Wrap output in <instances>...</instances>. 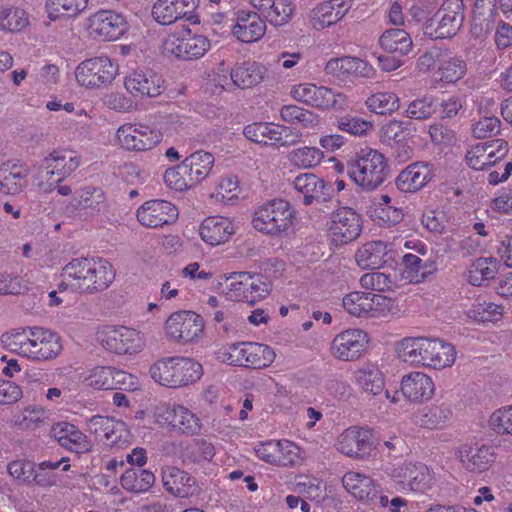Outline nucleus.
<instances>
[{
    "mask_svg": "<svg viewBox=\"0 0 512 512\" xmlns=\"http://www.w3.org/2000/svg\"><path fill=\"white\" fill-rule=\"evenodd\" d=\"M63 271L73 280L71 285L85 294L106 290L116 275L112 264L102 257L74 258L64 266Z\"/></svg>",
    "mask_w": 512,
    "mask_h": 512,
    "instance_id": "nucleus-1",
    "label": "nucleus"
},
{
    "mask_svg": "<svg viewBox=\"0 0 512 512\" xmlns=\"http://www.w3.org/2000/svg\"><path fill=\"white\" fill-rule=\"evenodd\" d=\"M346 173L363 191H373L384 183L389 167L382 153L366 148L347 161Z\"/></svg>",
    "mask_w": 512,
    "mask_h": 512,
    "instance_id": "nucleus-2",
    "label": "nucleus"
},
{
    "mask_svg": "<svg viewBox=\"0 0 512 512\" xmlns=\"http://www.w3.org/2000/svg\"><path fill=\"white\" fill-rule=\"evenodd\" d=\"M445 343L436 338L407 337L397 347L399 358L414 366L442 369L447 366Z\"/></svg>",
    "mask_w": 512,
    "mask_h": 512,
    "instance_id": "nucleus-3",
    "label": "nucleus"
},
{
    "mask_svg": "<svg viewBox=\"0 0 512 512\" xmlns=\"http://www.w3.org/2000/svg\"><path fill=\"white\" fill-rule=\"evenodd\" d=\"M151 377L159 384L179 388L198 381L202 366L197 361L185 357H169L154 363L149 370Z\"/></svg>",
    "mask_w": 512,
    "mask_h": 512,
    "instance_id": "nucleus-4",
    "label": "nucleus"
},
{
    "mask_svg": "<svg viewBox=\"0 0 512 512\" xmlns=\"http://www.w3.org/2000/svg\"><path fill=\"white\" fill-rule=\"evenodd\" d=\"M294 211L289 202L274 199L259 207L252 224L258 231L276 235L286 231L293 223Z\"/></svg>",
    "mask_w": 512,
    "mask_h": 512,
    "instance_id": "nucleus-5",
    "label": "nucleus"
},
{
    "mask_svg": "<svg viewBox=\"0 0 512 512\" xmlns=\"http://www.w3.org/2000/svg\"><path fill=\"white\" fill-rule=\"evenodd\" d=\"M226 295L229 299L254 305L269 293V284L257 274L235 272L226 278Z\"/></svg>",
    "mask_w": 512,
    "mask_h": 512,
    "instance_id": "nucleus-6",
    "label": "nucleus"
},
{
    "mask_svg": "<svg viewBox=\"0 0 512 512\" xmlns=\"http://www.w3.org/2000/svg\"><path fill=\"white\" fill-rule=\"evenodd\" d=\"M118 73V65L108 56L101 55L82 61L75 70L77 82L87 88H100L110 84Z\"/></svg>",
    "mask_w": 512,
    "mask_h": 512,
    "instance_id": "nucleus-7",
    "label": "nucleus"
},
{
    "mask_svg": "<svg viewBox=\"0 0 512 512\" xmlns=\"http://www.w3.org/2000/svg\"><path fill=\"white\" fill-rule=\"evenodd\" d=\"M291 95L296 101L320 110L344 109L348 105L345 94L311 83L294 86Z\"/></svg>",
    "mask_w": 512,
    "mask_h": 512,
    "instance_id": "nucleus-8",
    "label": "nucleus"
},
{
    "mask_svg": "<svg viewBox=\"0 0 512 512\" xmlns=\"http://www.w3.org/2000/svg\"><path fill=\"white\" fill-rule=\"evenodd\" d=\"M328 231L335 245L348 244L360 236L362 218L354 209L340 207L331 213Z\"/></svg>",
    "mask_w": 512,
    "mask_h": 512,
    "instance_id": "nucleus-9",
    "label": "nucleus"
},
{
    "mask_svg": "<svg viewBox=\"0 0 512 512\" xmlns=\"http://www.w3.org/2000/svg\"><path fill=\"white\" fill-rule=\"evenodd\" d=\"M204 330L202 317L193 311H178L166 321L165 331L170 340L188 343L198 338Z\"/></svg>",
    "mask_w": 512,
    "mask_h": 512,
    "instance_id": "nucleus-10",
    "label": "nucleus"
},
{
    "mask_svg": "<svg viewBox=\"0 0 512 512\" xmlns=\"http://www.w3.org/2000/svg\"><path fill=\"white\" fill-rule=\"evenodd\" d=\"M121 146L127 150H151L162 140V131L144 124L123 125L117 131Z\"/></svg>",
    "mask_w": 512,
    "mask_h": 512,
    "instance_id": "nucleus-11",
    "label": "nucleus"
},
{
    "mask_svg": "<svg viewBox=\"0 0 512 512\" xmlns=\"http://www.w3.org/2000/svg\"><path fill=\"white\" fill-rule=\"evenodd\" d=\"M89 30L103 41H114L128 30L126 18L114 10H99L89 17Z\"/></svg>",
    "mask_w": 512,
    "mask_h": 512,
    "instance_id": "nucleus-12",
    "label": "nucleus"
},
{
    "mask_svg": "<svg viewBox=\"0 0 512 512\" xmlns=\"http://www.w3.org/2000/svg\"><path fill=\"white\" fill-rule=\"evenodd\" d=\"M455 455L462 466L470 472L483 473L495 462L494 448L477 443H463L456 448Z\"/></svg>",
    "mask_w": 512,
    "mask_h": 512,
    "instance_id": "nucleus-13",
    "label": "nucleus"
},
{
    "mask_svg": "<svg viewBox=\"0 0 512 512\" xmlns=\"http://www.w3.org/2000/svg\"><path fill=\"white\" fill-rule=\"evenodd\" d=\"M209 47L210 42L205 36L191 35L190 30L183 36L170 35L164 42V48L168 53L183 60L200 58Z\"/></svg>",
    "mask_w": 512,
    "mask_h": 512,
    "instance_id": "nucleus-14",
    "label": "nucleus"
},
{
    "mask_svg": "<svg viewBox=\"0 0 512 512\" xmlns=\"http://www.w3.org/2000/svg\"><path fill=\"white\" fill-rule=\"evenodd\" d=\"M178 209L166 200H150L137 210V219L145 227L158 228L172 224L178 218Z\"/></svg>",
    "mask_w": 512,
    "mask_h": 512,
    "instance_id": "nucleus-15",
    "label": "nucleus"
},
{
    "mask_svg": "<svg viewBox=\"0 0 512 512\" xmlns=\"http://www.w3.org/2000/svg\"><path fill=\"white\" fill-rule=\"evenodd\" d=\"M102 346L116 354H127L140 351L142 339L139 333L124 326L107 328L101 338Z\"/></svg>",
    "mask_w": 512,
    "mask_h": 512,
    "instance_id": "nucleus-16",
    "label": "nucleus"
},
{
    "mask_svg": "<svg viewBox=\"0 0 512 512\" xmlns=\"http://www.w3.org/2000/svg\"><path fill=\"white\" fill-rule=\"evenodd\" d=\"M29 334L32 336L30 349L27 358L36 361H46L56 358L62 351L60 337L42 327L29 328Z\"/></svg>",
    "mask_w": 512,
    "mask_h": 512,
    "instance_id": "nucleus-17",
    "label": "nucleus"
},
{
    "mask_svg": "<svg viewBox=\"0 0 512 512\" xmlns=\"http://www.w3.org/2000/svg\"><path fill=\"white\" fill-rule=\"evenodd\" d=\"M237 366L261 369L269 366L275 359L271 347L256 342H240L233 344Z\"/></svg>",
    "mask_w": 512,
    "mask_h": 512,
    "instance_id": "nucleus-18",
    "label": "nucleus"
},
{
    "mask_svg": "<svg viewBox=\"0 0 512 512\" xmlns=\"http://www.w3.org/2000/svg\"><path fill=\"white\" fill-rule=\"evenodd\" d=\"M294 188L303 194V204L311 205L328 202L332 199L334 190L332 186L313 173L298 175L293 181Z\"/></svg>",
    "mask_w": 512,
    "mask_h": 512,
    "instance_id": "nucleus-19",
    "label": "nucleus"
},
{
    "mask_svg": "<svg viewBox=\"0 0 512 512\" xmlns=\"http://www.w3.org/2000/svg\"><path fill=\"white\" fill-rule=\"evenodd\" d=\"M368 343L367 334L350 329L338 334L332 342L333 354L340 360L352 361L359 358Z\"/></svg>",
    "mask_w": 512,
    "mask_h": 512,
    "instance_id": "nucleus-20",
    "label": "nucleus"
},
{
    "mask_svg": "<svg viewBox=\"0 0 512 512\" xmlns=\"http://www.w3.org/2000/svg\"><path fill=\"white\" fill-rule=\"evenodd\" d=\"M163 81L151 70H134L125 77L124 86L134 97H157L163 91Z\"/></svg>",
    "mask_w": 512,
    "mask_h": 512,
    "instance_id": "nucleus-21",
    "label": "nucleus"
},
{
    "mask_svg": "<svg viewBox=\"0 0 512 512\" xmlns=\"http://www.w3.org/2000/svg\"><path fill=\"white\" fill-rule=\"evenodd\" d=\"M387 472L395 481L417 492L424 491L431 479L428 467L423 463L404 462L388 468Z\"/></svg>",
    "mask_w": 512,
    "mask_h": 512,
    "instance_id": "nucleus-22",
    "label": "nucleus"
},
{
    "mask_svg": "<svg viewBox=\"0 0 512 512\" xmlns=\"http://www.w3.org/2000/svg\"><path fill=\"white\" fill-rule=\"evenodd\" d=\"M372 434L369 430L350 427L338 437V450L349 456L365 458L373 449Z\"/></svg>",
    "mask_w": 512,
    "mask_h": 512,
    "instance_id": "nucleus-23",
    "label": "nucleus"
},
{
    "mask_svg": "<svg viewBox=\"0 0 512 512\" xmlns=\"http://www.w3.org/2000/svg\"><path fill=\"white\" fill-rule=\"evenodd\" d=\"M50 435L63 448L71 452L83 454L92 449V443L88 437L71 423L58 422L54 424L50 430Z\"/></svg>",
    "mask_w": 512,
    "mask_h": 512,
    "instance_id": "nucleus-24",
    "label": "nucleus"
},
{
    "mask_svg": "<svg viewBox=\"0 0 512 512\" xmlns=\"http://www.w3.org/2000/svg\"><path fill=\"white\" fill-rule=\"evenodd\" d=\"M198 5V0H157L152 16L161 25H170L187 17Z\"/></svg>",
    "mask_w": 512,
    "mask_h": 512,
    "instance_id": "nucleus-25",
    "label": "nucleus"
},
{
    "mask_svg": "<svg viewBox=\"0 0 512 512\" xmlns=\"http://www.w3.org/2000/svg\"><path fill=\"white\" fill-rule=\"evenodd\" d=\"M352 0H326L319 3L312 11L313 27L324 29L339 22L351 9Z\"/></svg>",
    "mask_w": 512,
    "mask_h": 512,
    "instance_id": "nucleus-26",
    "label": "nucleus"
},
{
    "mask_svg": "<svg viewBox=\"0 0 512 512\" xmlns=\"http://www.w3.org/2000/svg\"><path fill=\"white\" fill-rule=\"evenodd\" d=\"M434 389L432 379L422 372H411L401 380V392L410 402L422 403L429 400Z\"/></svg>",
    "mask_w": 512,
    "mask_h": 512,
    "instance_id": "nucleus-27",
    "label": "nucleus"
},
{
    "mask_svg": "<svg viewBox=\"0 0 512 512\" xmlns=\"http://www.w3.org/2000/svg\"><path fill=\"white\" fill-rule=\"evenodd\" d=\"M250 3L263 19L274 26L286 24L294 12L291 0H250Z\"/></svg>",
    "mask_w": 512,
    "mask_h": 512,
    "instance_id": "nucleus-28",
    "label": "nucleus"
},
{
    "mask_svg": "<svg viewBox=\"0 0 512 512\" xmlns=\"http://www.w3.org/2000/svg\"><path fill=\"white\" fill-rule=\"evenodd\" d=\"M432 178L427 162H414L403 169L395 180L397 188L404 193L422 189Z\"/></svg>",
    "mask_w": 512,
    "mask_h": 512,
    "instance_id": "nucleus-29",
    "label": "nucleus"
},
{
    "mask_svg": "<svg viewBox=\"0 0 512 512\" xmlns=\"http://www.w3.org/2000/svg\"><path fill=\"white\" fill-rule=\"evenodd\" d=\"M232 31L241 42L251 43L258 41L264 36L266 24L258 12L241 11L238 14L237 22L233 26Z\"/></svg>",
    "mask_w": 512,
    "mask_h": 512,
    "instance_id": "nucleus-30",
    "label": "nucleus"
},
{
    "mask_svg": "<svg viewBox=\"0 0 512 512\" xmlns=\"http://www.w3.org/2000/svg\"><path fill=\"white\" fill-rule=\"evenodd\" d=\"M325 72L338 78L348 75L371 78L374 75L373 67L366 61L350 56L330 59L325 66Z\"/></svg>",
    "mask_w": 512,
    "mask_h": 512,
    "instance_id": "nucleus-31",
    "label": "nucleus"
},
{
    "mask_svg": "<svg viewBox=\"0 0 512 512\" xmlns=\"http://www.w3.org/2000/svg\"><path fill=\"white\" fill-rule=\"evenodd\" d=\"M344 488L355 498L373 504L378 497L379 485L372 478L358 472H347L342 478Z\"/></svg>",
    "mask_w": 512,
    "mask_h": 512,
    "instance_id": "nucleus-32",
    "label": "nucleus"
},
{
    "mask_svg": "<svg viewBox=\"0 0 512 512\" xmlns=\"http://www.w3.org/2000/svg\"><path fill=\"white\" fill-rule=\"evenodd\" d=\"M199 233L204 242L216 246L229 240L234 233V227L228 218L212 216L201 223Z\"/></svg>",
    "mask_w": 512,
    "mask_h": 512,
    "instance_id": "nucleus-33",
    "label": "nucleus"
},
{
    "mask_svg": "<svg viewBox=\"0 0 512 512\" xmlns=\"http://www.w3.org/2000/svg\"><path fill=\"white\" fill-rule=\"evenodd\" d=\"M163 486L172 495L185 498L192 494L195 479L187 472L175 466H169L163 470Z\"/></svg>",
    "mask_w": 512,
    "mask_h": 512,
    "instance_id": "nucleus-34",
    "label": "nucleus"
},
{
    "mask_svg": "<svg viewBox=\"0 0 512 512\" xmlns=\"http://www.w3.org/2000/svg\"><path fill=\"white\" fill-rule=\"evenodd\" d=\"M384 298L372 292L354 291L347 294L342 304L344 309L356 317L366 316L375 309V305H381Z\"/></svg>",
    "mask_w": 512,
    "mask_h": 512,
    "instance_id": "nucleus-35",
    "label": "nucleus"
},
{
    "mask_svg": "<svg viewBox=\"0 0 512 512\" xmlns=\"http://www.w3.org/2000/svg\"><path fill=\"white\" fill-rule=\"evenodd\" d=\"M182 164L194 185L199 184L211 172L214 165V156L210 152L198 150L186 157Z\"/></svg>",
    "mask_w": 512,
    "mask_h": 512,
    "instance_id": "nucleus-36",
    "label": "nucleus"
},
{
    "mask_svg": "<svg viewBox=\"0 0 512 512\" xmlns=\"http://www.w3.org/2000/svg\"><path fill=\"white\" fill-rule=\"evenodd\" d=\"M43 161L46 164L47 169L51 168V170L46 173L48 179H50L55 173L60 175V178L56 183H60L65 177L69 176L80 164L79 157L68 155L67 152L62 151L51 152Z\"/></svg>",
    "mask_w": 512,
    "mask_h": 512,
    "instance_id": "nucleus-37",
    "label": "nucleus"
},
{
    "mask_svg": "<svg viewBox=\"0 0 512 512\" xmlns=\"http://www.w3.org/2000/svg\"><path fill=\"white\" fill-rule=\"evenodd\" d=\"M265 68L256 62L237 64L230 71L234 86L245 89L259 84L264 78Z\"/></svg>",
    "mask_w": 512,
    "mask_h": 512,
    "instance_id": "nucleus-38",
    "label": "nucleus"
},
{
    "mask_svg": "<svg viewBox=\"0 0 512 512\" xmlns=\"http://www.w3.org/2000/svg\"><path fill=\"white\" fill-rule=\"evenodd\" d=\"M355 380L361 389L373 396L384 391L385 380L382 371L374 364H365L354 373Z\"/></svg>",
    "mask_w": 512,
    "mask_h": 512,
    "instance_id": "nucleus-39",
    "label": "nucleus"
},
{
    "mask_svg": "<svg viewBox=\"0 0 512 512\" xmlns=\"http://www.w3.org/2000/svg\"><path fill=\"white\" fill-rule=\"evenodd\" d=\"M387 245L383 241H371L364 244L356 253L358 265L364 269H379L385 264Z\"/></svg>",
    "mask_w": 512,
    "mask_h": 512,
    "instance_id": "nucleus-40",
    "label": "nucleus"
},
{
    "mask_svg": "<svg viewBox=\"0 0 512 512\" xmlns=\"http://www.w3.org/2000/svg\"><path fill=\"white\" fill-rule=\"evenodd\" d=\"M154 483V474L151 471L142 468L127 469L120 478L122 488L131 493L147 492Z\"/></svg>",
    "mask_w": 512,
    "mask_h": 512,
    "instance_id": "nucleus-41",
    "label": "nucleus"
},
{
    "mask_svg": "<svg viewBox=\"0 0 512 512\" xmlns=\"http://www.w3.org/2000/svg\"><path fill=\"white\" fill-rule=\"evenodd\" d=\"M401 265L403 278L414 283L421 282L436 271V266L432 262H423L418 255L412 253L403 255Z\"/></svg>",
    "mask_w": 512,
    "mask_h": 512,
    "instance_id": "nucleus-42",
    "label": "nucleus"
},
{
    "mask_svg": "<svg viewBox=\"0 0 512 512\" xmlns=\"http://www.w3.org/2000/svg\"><path fill=\"white\" fill-rule=\"evenodd\" d=\"M380 46L387 53L404 56L412 49V40L409 34L403 29L386 30L379 39Z\"/></svg>",
    "mask_w": 512,
    "mask_h": 512,
    "instance_id": "nucleus-43",
    "label": "nucleus"
},
{
    "mask_svg": "<svg viewBox=\"0 0 512 512\" xmlns=\"http://www.w3.org/2000/svg\"><path fill=\"white\" fill-rule=\"evenodd\" d=\"M88 0H47L48 18L52 21L63 17H75L87 7Z\"/></svg>",
    "mask_w": 512,
    "mask_h": 512,
    "instance_id": "nucleus-44",
    "label": "nucleus"
},
{
    "mask_svg": "<svg viewBox=\"0 0 512 512\" xmlns=\"http://www.w3.org/2000/svg\"><path fill=\"white\" fill-rule=\"evenodd\" d=\"M67 458H61L59 461H43L34 465V471L31 477V484L47 488L56 485L59 476L53 471L58 469Z\"/></svg>",
    "mask_w": 512,
    "mask_h": 512,
    "instance_id": "nucleus-45",
    "label": "nucleus"
},
{
    "mask_svg": "<svg viewBox=\"0 0 512 512\" xmlns=\"http://www.w3.org/2000/svg\"><path fill=\"white\" fill-rule=\"evenodd\" d=\"M499 262L494 257L477 259L469 271V281L474 286H481L485 281L495 278L498 273Z\"/></svg>",
    "mask_w": 512,
    "mask_h": 512,
    "instance_id": "nucleus-46",
    "label": "nucleus"
},
{
    "mask_svg": "<svg viewBox=\"0 0 512 512\" xmlns=\"http://www.w3.org/2000/svg\"><path fill=\"white\" fill-rule=\"evenodd\" d=\"M72 205L75 209L90 208L100 212L106 207L104 192L100 188L85 187L73 198Z\"/></svg>",
    "mask_w": 512,
    "mask_h": 512,
    "instance_id": "nucleus-47",
    "label": "nucleus"
},
{
    "mask_svg": "<svg viewBox=\"0 0 512 512\" xmlns=\"http://www.w3.org/2000/svg\"><path fill=\"white\" fill-rule=\"evenodd\" d=\"M171 428L183 434L193 435L200 431L201 426L199 418L194 413L184 406L177 405Z\"/></svg>",
    "mask_w": 512,
    "mask_h": 512,
    "instance_id": "nucleus-48",
    "label": "nucleus"
},
{
    "mask_svg": "<svg viewBox=\"0 0 512 512\" xmlns=\"http://www.w3.org/2000/svg\"><path fill=\"white\" fill-rule=\"evenodd\" d=\"M366 106L371 112L380 115L391 114L400 107V99L393 92H379L366 100Z\"/></svg>",
    "mask_w": 512,
    "mask_h": 512,
    "instance_id": "nucleus-49",
    "label": "nucleus"
},
{
    "mask_svg": "<svg viewBox=\"0 0 512 512\" xmlns=\"http://www.w3.org/2000/svg\"><path fill=\"white\" fill-rule=\"evenodd\" d=\"M29 328L30 327L4 333L1 336V342L4 347L21 356L27 357L28 350L32 347V336L29 334Z\"/></svg>",
    "mask_w": 512,
    "mask_h": 512,
    "instance_id": "nucleus-50",
    "label": "nucleus"
},
{
    "mask_svg": "<svg viewBox=\"0 0 512 512\" xmlns=\"http://www.w3.org/2000/svg\"><path fill=\"white\" fill-rule=\"evenodd\" d=\"M448 51L446 48L433 46L430 50L420 58L422 65H427L428 69L434 70V80L435 81H445V64L448 63L447 60Z\"/></svg>",
    "mask_w": 512,
    "mask_h": 512,
    "instance_id": "nucleus-51",
    "label": "nucleus"
},
{
    "mask_svg": "<svg viewBox=\"0 0 512 512\" xmlns=\"http://www.w3.org/2000/svg\"><path fill=\"white\" fill-rule=\"evenodd\" d=\"M280 125L271 123H252L244 128V135L247 139L260 144H268L277 140L278 130Z\"/></svg>",
    "mask_w": 512,
    "mask_h": 512,
    "instance_id": "nucleus-52",
    "label": "nucleus"
},
{
    "mask_svg": "<svg viewBox=\"0 0 512 512\" xmlns=\"http://www.w3.org/2000/svg\"><path fill=\"white\" fill-rule=\"evenodd\" d=\"M291 447L287 442L268 441L259 444L256 455L259 459L278 466H287V461L280 455L281 450Z\"/></svg>",
    "mask_w": 512,
    "mask_h": 512,
    "instance_id": "nucleus-53",
    "label": "nucleus"
},
{
    "mask_svg": "<svg viewBox=\"0 0 512 512\" xmlns=\"http://www.w3.org/2000/svg\"><path fill=\"white\" fill-rule=\"evenodd\" d=\"M410 125L407 121H389L381 128V141L390 146L399 145L409 136Z\"/></svg>",
    "mask_w": 512,
    "mask_h": 512,
    "instance_id": "nucleus-54",
    "label": "nucleus"
},
{
    "mask_svg": "<svg viewBox=\"0 0 512 512\" xmlns=\"http://www.w3.org/2000/svg\"><path fill=\"white\" fill-rule=\"evenodd\" d=\"M436 111L437 104L434 100L431 97L424 96L411 101L405 110V115L410 119L425 120L430 118Z\"/></svg>",
    "mask_w": 512,
    "mask_h": 512,
    "instance_id": "nucleus-55",
    "label": "nucleus"
},
{
    "mask_svg": "<svg viewBox=\"0 0 512 512\" xmlns=\"http://www.w3.org/2000/svg\"><path fill=\"white\" fill-rule=\"evenodd\" d=\"M283 121L291 124H301L305 127L313 126L316 122V115L297 105H285L280 110Z\"/></svg>",
    "mask_w": 512,
    "mask_h": 512,
    "instance_id": "nucleus-56",
    "label": "nucleus"
},
{
    "mask_svg": "<svg viewBox=\"0 0 512 512\" xmlns=\"http://www.w3.org/2000/svg\"><path fill=\"white\" fill-rule=\"evenodd\" d=\"M448 406L445 402L440 405L423 409L420 414H414L415 423L428 428L436 427L447 418Z\"/></svg>",
    "mask_w": 512,
    "mask_h": 512,
    "instance_id": "nucleus-57",
    "label": "nucleus"
},
{
    "mask_svg": "<svg viewBox=\"0 0 512 512\" xmlns=\"http://www.w3.org/2000/svg\"><path fill=\"white\" fill-rule=\"evenodd\" d=\"M29 174V168L11 171L7 176L0 180V192L6 195L19 194L27 186L26 178Z\"/></svg>",
    "mask_w": 512,
    "mask_h": 512,
    "instance_id": "nucleus-58",
    "label": "nucleus"
},
{
    "mask_svg": "<svg viewBox=\"0 0 512 512\" xmlns=\"http://www.w3.org/2000/svg\"><path fill=\"white\" fill-rule=\"evenodd\" d=\"M322 151L316 147H302L292 151L291 163L302 168L317 166L323 159Z\"/></svg>",
    "mask_w": 512,
    "mask_h": 512,
    "instance_id": "nucleus-59",
    "label": "nucleus"
},
{
    "mask_svg": "<svg viewBox=\"0 0 512 512\" xmlns=\"http://www.w3.org/2000/svg\"><path fill=\"white\" fill-rule=\"evenodd\" d=\"M488 425L498 435L512 436V406L495 410L488 419Z\"/></svg>",
    "mask_w": 512,
    "mask_h": 512,
    "instance_id": "nucleus-60",
    "label": "nucleus"
},
{
    "mask_svg": "<svg viewBox=\"0 0 512 512\" xmlns=\"http://www.w3.org/2000/svg\"><path fill=\"white\" fill-rule=\"evenodd\" d=\"M336 126L340 131L349 133L353 136L366 135L373 127L371 122L352 115H344L337 118Z\"/></svg>",
    "mask_w": 512,
    "mask_h": 512,
    "instance_id": "nucleus-61",
    "label": "nucleus"
},
{
    "mask_svg": "<svg viewBox=\"0 0 512 512\" xmlns=\"http://www.w3.org/2000/svg\"><path fill=\"white\" fill-rule=\"evenodd\" d=\"M164 181L167 186L176 191H184L195 186L192 181H189V176L187 172L184 171L182 162L165 171Z\"/></svg>",
    "mask_w": 512,
    "mask_h": 512,
    "instance_id": "nucleus-62",
    "label": "nucleus"
},
{
    "mask_svg": "<svg viewBox=\"0 0 512 512\" xmlns=\"http://www.w3.org/2000/svg\"><path fill=\"white\" fill-rule=\"evenodd\" d=\"M360 284L365 289L380 292L391 291L395 286V282L390 275L383 272H371L362 275Z\"/></svg>",
    "mask_w": 512,
    "mask_h": 512,
    "instance_id": "nucleus-63",
    "label": "nucleus"
},
{
    "mask_svg": "<svg viewBox=\"0 0 512 512\" xmlns=\"http://www.w3.org/2000/svg\"><path fill=\"white\" fill-rule=\"evenodd\" d=\"M107 434L102 437L106 445L111 447H122L128 442L129 431L123 421L111 419Z\"/></svg>",
    "mask_w": 512,
    "mask_h": 512,
    "instance_id": "nucleus-64",
    "label": "nucleus"
}]
</instances>
